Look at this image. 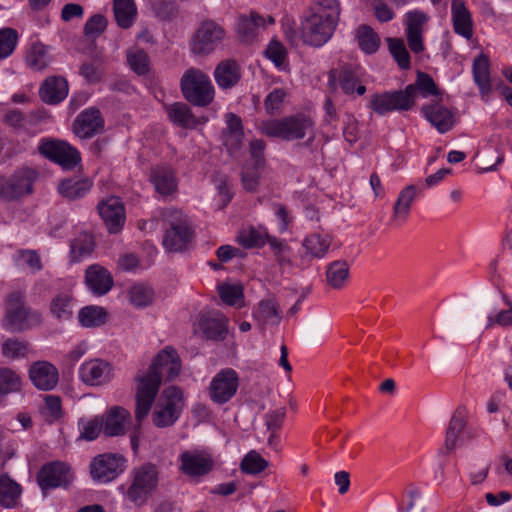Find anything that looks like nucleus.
<instances>
[{
	"label": "nucleus",
	"instance_id": "f257e3e1",
	"mask_svg": "<svg viewBox=\"0 0 512 512\" xmlns=\"http://www.w3.org/2000/svg\"><path fill=\"white\" fill-rule=\"evenodd\" d=\"M181 359L177 351L167 346L153 359L146 372H138L135 376V400L137 418H147L155 398L159 392L162 380L172 381L179 376Z\"/></svg>",
	"mask_w": 512,
	"mask_h": 512
},
{
	"label": "nucleus",
	"instance_id": "f03ea898",
	"mask_svg": "<svg viewBox=\"0 0 512 512\" xmlns=\"http://www.w3.org/2000/svg\"><path fill=\"white\" fill-rule=\"evenodd\" d=\"M340 15L337 0H317L307 9L300 26V38L311 47H321L332 37Z\"/></svg>",
	"mask_w": 512,
	"mask_h": 512
},
{
	"label": "nucleus",
	"instance_id": "7ed1b4c3",
	"mask_svg": "<svg viewBox=\"0 0 512 512\" xmlns=\"http://www.w3.org/2000/svg\"><path fill=\"white\" fill-rule=\"evenodd\" d=\"M313 120L304 114H296L281 119L262 121L259 130L268 137L280 138L285 141L303 139L310 134L309 142L314 140Z\"/></svg>",
	"mask_w": 512,
	"mask_h": 512
},
{
	"label": "nucleus",
	"instance_id": "20e7f679",
	"mask_svg": "<svg viewBox=\"0 0 512 512\" xmlns=\"http://www.w3.org/2000/svg\"><path fill=\"white\" fill-rule=\"evenodd\" d=\"M43 322L41 312L25 305V295L20 291L11 292L5 301L3 328L11 332H23L40 326Z\"/></svg>",
	"mask_w": 512,
	"mask_h": 512
},
{
	"label": "nucleus",
	"instance_id": "39448f33",
	"mask_svg": "<svg viewBox=\"0 0 512 512\" xmlns=\"http://www.w3.org/2000/svg\"><path fill=\"white\" fill-rule=\"evenodd\" d=\"M154 403L152 423L157 428H167L173 426L180 418L185 406V398L181 388L169 386L161 392Z\"/></svg>",
	"mask_w": 512,
	"mask_h": 512
},
{
	"label": "nucleus",
	"instance_id": "423d86ee",
	"mask_svg": "<svg viewBox=\"0 0 512 512\" xmlns=\"http://www.w3.org/2000/svg\"><path fill=\"white\" fill-rule=\"evenodd\" d=\"M180 88L185 100L197 107H206L214 99V87L209 76L198 68L187 69L181 77Z\"/></svg>",
	"mask_w": 512,
	"mask_h": 512
},
{
	"label": "nucleus",
	"instance_id": "0eeeda50",
	"mask_svg": "<svg viewBox=\"0 0 512 512\" xmlns=\"http://www.w3.org/2000/svg\"><path fill=\"white\" fill-rule=\"evenodd\" d=\"M132 481L125 496L137 506L143 505L158 485V470L152 463L134 468Z\"/></svg>",
	"mask_w": 512,
	"mask_h": 512
},
{
	"label": "nucleus",
	"instance_id": "6e6552de",
	"mask_svg": "<svg viewBox=\"0 0 512 512\" xmlns=\"http://www.w3.org/2000/svg\"><path fill=\"white\" fill-rule=\"evenodd\" d=\"M37 176V172L28 167L20 168L9 176L0 175V199L10 202L31 194Z\"/></svg>",
	"mask_w": 512,
	"mask_h": 512
},
{
	"label": "nucleus",
	"instance_id": "1a4fd4ad",
	"mask_svg": "<svg viewBox=\"0 0 512 512\" xmlns=\"http://www.w3.org/2000/svg\"><path fill=\"white\" fill-rule=\"evenodd\" d=\"M413 86L403 90L375 93L371 96L369 107L376 114L383 116L394 110L407 111L413 107Z\"/></svg>",
	"mask_w": 512,
	"mask_h": 512
},
{
	"label": "nucleus",
	"instance_id": "9d476101",
	"mask_svg": "<svg viewBox=\"0 0 512 512\" xmlns=\"http://www.w3.org/2000/svg\"><path fill=\"white\" fill-rule=\"evenodd\" d=\"M38 151L42 156L57 163L65 170L74 169L81 161L78 150L68 142L59 139H41Z\"/></svg>",
	"mask_w": 512,
	"mask_h": 512
},
{
	"label": "nucleus",
	"instance_id": "9b49d317",
	"mask_svg": "<svg viewBox=\"0 0 512 512\" xmlns=\"http://www.w3.org/2000/svg\"><path fill=\"white\" fill-rule=\"evenodd\" d=\"M126 458L119 453H103L90 463V474L95 482L107 484L121 475L127 467Z\"/></svg>",
	"mask_w": 512,
	"mask_h": 512
},
{
	"label": "nucleus",
	"instance_id": "f8f14e48",
	"mask_svg": "<svg viewBox=\"0 0 512 512\" xmlns=\"http://www.w3.org/2000/svg\"><path fill=\"white\" fill-rule=\"evenodd\" d=\"M225 37L224 28L213 20L207 19L200 23L191 42V51L195 55L212 53Z\"/></svg>",
	"mask_w": 512,
	"mask_h": 512
},
{
	"label": "nucleus",
	"instance_id": "ddd939ff",
	"mask_svg": "<svg viewBox=\"0 0 512 512\" xmlns=\"http://www.w3.org/2000/svg\"><path fill=\"white\" fill-rule=\"evenodd\" d=\"M239 385L240 378L234 369H221L209 384V398L216 405H224L236 395Z\"/></svg>",
	"mask_w": 512,
	"mask_h": 512
},
{
	"label": "nucleus",
	"instance_id": "4468645a",
	"mask_svg": "<svg viewBox=\"0 0 512 512\" xmlns=\"http://www.w3.org/2000/svg\"><path fill=\"white\" fill-rule=\"evenodd\" d=\"M71 480L70 466L62 461L44 464L37 475V483L42 491L67 486Z\"/></svg>",
	"mask_w": 512,
	"mask_h": 512
},
{
	"label": "nucleus",
	"instance_id": "2eb2a0df",
	"mask_svg": "<svg viewBox=\"0 0 512 512\" xmlns=\"http://www.w3.org/2000/svg\"><path fill=\"white\" fill-rule=\"evenodd\" d=\"M331 245V239L328 235L317 233L307 236L302 243V252H299L295 259L297 268L304 270L308 268L313 259L323 258Z\"/></svg>",
	"mask_w": 512,
	"mask_h": 512
},
{
	"label": "nucleus",
	"instance_id": "dca6fc26",
	"mask_svg": "<svg viewBox=\"0 0 512 512\" xmlns=\"http://www.w3.org/2000/svg\"><path fill=\"white\" fill-rule=\"evenodd\" d=\"M180 471L193 478L199 479L210 473L214 467V460L203 451H184L179 456Z\"/></svg>",
	"mask_w": 512,
	"mask_h": 512
},
{
	"label": "nucleus",
	"instance_id": "f3484780",
	"mask_svg": "<svg viewBox=\"0 0 512 512\" xmlns=\"http://www.w3.org/2000/svg\"><path fill=\"white\" fill-rule=\"evenodd\" d=\"M228 319L219 311L202 313L199 316L197 328L207 340L222 341L227 334Z\"/></svg>",
	"mask_w": 512,
	"mask_h": 512
},
{
	"label": "nucleus",
	"instance_id": "a211bd4d",
	"mask_svg": "<svg viewBox=\"0 0 512 512\" xmlns=\"http://www.w3.org/2000/svg\"><path fill=\"white\" fill-rule=\"evenodd\" d=\"M104 129V119L97 108L83 110L73 122V132L81 139L99 134Z\"/></svg>",
	"mask_w": 512,
	"mask_h": 512
},
{
	"label": "nucleus",
	"instance_id": "6ab92c4d",
	"mask_svg": "<svg viewBox=\"0 0 512 512\" xmlns=\"http://www.w3.org/2000/svg\"><path fill=\"white\" fill-rule=\"evenodd\" d=\"M100 217L110 233H118L125 221V211L118 197L102 200L97 206Z\"/></svg>",
	"mask_w": 512,
	"mask_h": 512
},
{
	"label": "nucleus",
	"instance_id": "aec40b11",
	"mask_svg": "<svg viewBox=\"0 0 512 512\" xmlns=\"http://www.w3.org/2000/svg\"><path fill=\"white\" fill-rule=\"evenodd\" d=\"M29 378L38 390L50 391L58 384L59 372L48 361H36L29 368Z\"/></svg>",
	"mask_w": 512,
	"mask_h": 512
},
{
	"label": "nucleus",
	"instance_id": "412c9836",
	"mask_svg": "<svg viewBox=\"0 0 512 512\" xmlns=\"http://www.w3.org/2000/svg\"><path fill=\"white\" fill-rule=\"evenodd\" d=\"M193 232L185 221L172 223L166 230L163 238V246L170 252H181L188 247L192 239Z\"/></svg>",
	"mask_w": 512,
	"mask_h": 512
},
{
	"label": "nucleus",
	"instance_id": "4be33fe9",
	"mask_svg": "<svg viewBox=\"0 0 512 512\" xmlns=\"http://www.w3.org/2000/svg\"><path fill=\"white\" fill-rule=\"evenodd\" d=\"M406 18V37L408 46L413 53L419 54L425 49L422 37V28L427 21V17L422 12L412 11L407 13Z\"/></svg>",
	"mask_w": 512,
	"mask_h": 512
},
{
	"label": "nucleus",
	"instance_id": "5701e85b",
	"mask_svg": "<svg viewBox=\"0 0 512 512\" xmlns=\"http://www.w3.org/2000/svg\"><path fill=\"white\" fill-rule=\"evenodd\" d=\"M261 28H265V20L255 12L240 15L236 22V33L242 43L250 44L256 39Z\"/></svg>",
	"mask_w": 512,
	"mask_h": 512
},
{
	"label": "nucleus",
	"instance_id": "b1692460",
	"mask_svg": "<svg viewBox=\"0 0 512 512\" xmlns=\"http://www.w3.org/2000/svg\"><path fill=\"white\" fill-rule=\"evenodd\" d=\"M131 420L130 412L120 406H114L107 411L103 419V432L107 437L125 434L126 424Z\"/></svg>",
	"mask_w": 512,
	"mask_h": 512
},
{
	"label": "nucleus",
	"instance_id": "393cba45",
	"mask_svg": "<svg viewBox=\"0 0 512 512\" xmlns=\"http://www.w3.org/2000/svg\"><path fill=\"white\" fill-rule=\"evenodd\" d=\"M85 281L88 288L96 295H104L113 286V277L110 272L98 264L86 269Z\"/></svg>",
	"mask_w": 512,
	"mask_h": 512
},
{
	"label": "nucleus",
	"instance_id": "a878e982",
	"mask_svg": "<svg viewBox=\"0 0 512 512\" xmlns=\"http://www.w3.org/2000/svg\"><path fill=\"white\" fill-rule=\"evenodd\" d=\"M39 95L44 103L58 104L68 95V82L63 77H49L41 85Z\"/></svg>",
	"mask_w": 512,
	"mask_h": 512
},
{
	"label": "nucleus",
	"instance_id": "bb28decb",
	"mask_svg": "<svg viewBox=\"0 0 512 512\" xmlns=\"http://www.w3.org/2000/svg\"><path fill=\"white\" fill-rule=\"evenodd\" d=\"M425 118L440 132H448L454 125V115L445 106L434 103L422 107Z\"/></svg>",
	"mask_w": 512,
	"mask_h": 512
},
{
	"label": "nucleus",
	"instance_id": "cd10ccee",
	"mask_svg": "<svg viewBox=\"0 0 512 512\" xmlns=\"http://www.w3.org/2000/svg\"><path fill=\"white\" fill-rule=\"evenodd\" d=\"M110 365L102 360H91L80 367V378L90 385H101L109 381Z\"/></svg>",
	"mask_w": 512,
	"mask_h": 512
},
{
	"label": "nucleus",
	"instance_id": "c85d7f7f",
	"mask_svg": "<svg viewBox=\"0 0 512 512\" xmlns=\"http://www.w3.org/2000/svg\"><path fill=\"white\" fill-rule=\"evenodd\" d=\"M451 13L454 31L466 39H470L473 34V23L465 3L462 0H453Z\"/></svg>",
	"mask_w": 512,
	"mask_h": 512
},
{
	"label": "nucleus",
	"instance_id": "c756f323",
	"mask_svg": "<svg viewBox=\"0 0 512 512\" xmlns=\"http://www.w3.org/2000/svg\"><path fill=\"white\" fill-rule=\"evenodd\" d=\"M214 78L220 88H232L241 78V71L238 63L235 60L230 59L221 61L215 68Z\"/></svg>",
	"mask_w": 512,
	"mask_h": 512
},
{
	"label": "nucleus",
	"instance_id": "7c9ffc66",
	"mask_svg": "<svg viewBox=\"0 0 512 512\" xmlns=\"http://www.w3.org/2000/svg\"><path fill=\"white\" fill-rule=\"evenodd\" d=\"M74 310V297L71 291H62L55 294L50 301L49 311L58 321H67L72 318Z\"/></svg>",
	"mask_w": 512,
	"mask_h": 512
},
{
	"label": "nucleus",
	"instance_id": "2f4dec72",
	"mask_svg": "<svg viewBox=\"0 0 512 512\" xmlns=\"http://www.w3.org/2000/svg\"><path fill=\"white\" fill-rule=\"evenodd\" d=\"M253 318L261 328L265 325H278L282 319V311L274 299H264L253 312Z\"/></svg>",
	"mask_w": 512,
	"mask_h": 512
},
{
	"label": "nucleus",
	"instance_id": "473e14b6",
	"mask_svg": "<svg viewBox=\"0 0 512 512\" xmlns=\"http://www.w3.org/2000/svg\"><path fill=\"white\" fill-rule=\"evenodd\" d=\"M151 180L156 191L163 196L170 195L177 189V181L171 167L157 166L153 168Z\"/></svg>",
	"mask_w": 512,
	"mask_h": 512
},
{
	"label": "nucleus",
	"instance_id": "72a5a7b5",
	"mask_svg": "<svg viewBox=\"0 0 512 512\" xmlns=\"http://www.w3.org/2000/svg\"><path fill=\"white\" fill-rule=\"evenodd\" d=\"M468 418V411L466 407L459 406L453 413L445 436V447L447 450L451 451L455 449L458 436L461 434L463 429L466 426Z\"/></svg>",
	"mask_w": 512,
	"mask_h": 512
},
{
	"label": "nucleus",
	"instance_id": "f704fd0d",
	"mask_svg": "<svg viewBox=\"0 0 512 512\" xmlns=\"http://www.w3.org/2000/svg\"><path fill=\"white\" fill-rule=\"evenodd\" d=\"M165 111L171 122L182 128H193L198 121L190 107L183 102H175L165 106Z\"/></svg>",
	"mask_w": 512,
	"mask_h": 512
},
{
	"label": "nucleus",
	"instance_id": "c9c22d12",
	"mask_svg": "<svg viewBox=\"0 0 512 512\" xmlns=\"http://www.w3.org/2000/svg\"><path fill=\"white\" fill-rule=\"evenodd\" d=\"M92 187V181L88 178H67L59 184V192L69 200H76L85 196Z\"/></svg>",
	"mask_w": 512,
	"mask_h": 512
},
{
	"label": "nucleus",
	"instance_id": "e433bc0d",
	"mask_svg": "<svg viewBox=\"0 0 512 512\" xmlns=\"http://www.w3.org/2000/svg\"><path fill=\"white\" fill-rule=\"evenodd\" d=\"M355 38L359 48L366 54H374L378 51L381 40L374 29L362 24L355 31Z\"/></svg>",
	"mask_w": 512,
	"mask_h": 512
},
{
	"label": "nucleus",
	"instance_id": "4c0bfd02",
	"mask_svg": "<svg viewBox=\"0 0 512 512\" xmlns=\"http://www.w3.org/2000/svg\"><path fill=\"white\" fill-rule=\"evenodd\" d=\"M21 486L12 480L8 474L0 476V505L5 508L15 507L21 494Z\"/></svg>",
	"mask_w": 512,
	"mask_h": 512
},
{
	"label": "nucleus",
	"instance_id": "58836bf2",
	"mask_svg": "<svg viewBox=\"0 0 512 512\" xmlns=\"http://www.w3.org/2000/svg\"><path fill=\"white\" fill-rule=\"evenodd\" d=\"M418 188L415 185H408L402 189L393 207V217L405 221L410 213L411 205L417 195Z\"/></svg>",
	"mask_w": 512,
	"mask_h": 512
},
{
	"label": "nucleus",
	"instance_id": "ea45409f",
	"mask_svg": "<svg viewBox=\"0 0 512 512\" xmlns=\"http://www.w3.org/2000/svg\"><path fill=\"white\" fill-rule=\"evenodd\" d=\"M113 11L119 27L128 29L132 26L137 14L133 0H114Z\"/></svg>",
	"mask_w": 512,
	"mask_h": 512
},
{
	"label": "nucleus",
	"instance_id": "a19ab883",
	"mask_svg": "<svg viewBox=\"0 0 512 512\" xmlns=\"http://www.w3.org/2000/svg\"><path fill=\"white\" fill-rule=\"evenodd\" d=\"M358 83V68L345 66L341 69L339 74V85L345 94L350 95L357 92L358 95H363L366 92V87Z\"/></svg>",
	"mask_w": 512,
	"mask_h": 512
},
{
	"label": "nucleus",
	"instance_id": "79ce46f5",
	"mask_svg": "<svg viewBox=\"0 0 512 512\" xmlns=\"http://www.w3.org/2000/svg\"><path fill=\"white\" fill-rule=\"evenodd\" d=\"M490 62L485 54H480L473 62V77L481 94H487L491 90L489 77Z\"/></svg>",
	"mask_w": 512,
	"mask_h": 512
},
{
	"label": "nucleus",
	"instance_id": "37998d69",
	"mask_svg": "<svg viewBox=\"0 0 512 512\" xmlns=\"http://www.w3.org/2000/svg\"><path fill=\"white\" fill-rule=\"evenodd\" d=\"M349 276V265L346 261H334L326 269L327 283L334 289L342 288Z\"/></svg>",
	"mask_w": 512,
	"mask_h": 512
},
{
	"label": "nucleus",
	"instance_id": "c03bdc74",
	"mask_svg": "<svg viewBox=\"0 0 512 512\" xmlns=\"http://www.w3.org/2000/svg\"><path fill=\"white\" fill-rule=\"evenodd\" d=\"M268 244L273 251L276 263L281 269L296 267L295 261L293 262L290 257L291 249L285 240L269 238Z\"/></svg>",
	"mask_w": 512,
	"mask_h": 512
},
{
	"label": "nucleus",
	"instance_id": "a18cd8bd",
	"mask_svg": "<svg viewBox=\"0 0 512 512\" xmlns=\"http://www.w3.org/2000/svg\"><path fill=\"white\" fill-rule=\"evenodd\" d=\"M107 312L98 306L83 307L78 314V319L83 327H98L106 322Z\"/></svg>",
	"mask_w": 512,
	"mask_h": 512
},
{
	"label": "nucleus",
	"instance_id": "49530a36",
	"mask_svg": "<svg viewBox=\"0 0 512 512\" xmlns=\"http://www.w3.org/2000/svg\"><path fill=\"white\" fill-rule=\"evenodd\" d=\"M128 294L130 303L136 308L149 306L154 299L153 289L142 283L134 284Z\"/></svg>",
	"mask_w": 512,
	"mask_h": 512
},
{
	"label": "nucleus",
	"instance_id": "de8ad7c7",
	"mask_svg": "<svg viewBox=\"0 0 512 512\" xmlns=\"http://www.w3.org/2000/svg\"><path fill=\"white\" fill-rule=\"evenodd\" d=\"M270 236L266 231H260L251 227L248 231H243L238 236V242L244 248H260L268 243Z\"/></svg>",
	"mask_w": 512,
	"mask_h": 512
},
{
	"label": "nucleus",
	"instance_id": "09e8293b",
	"mask_svg": "<svg viewBox=\"0 0 512 512\" xmlns=\"http://www.w3.org/2000/svg\"><path fill=\"white\" fill-rule=\"evenodd\" d=\"M409 86H413L415 89L413 93V104L415 103L418 93L421 94L422 97L434 96L439 93L433 78L422 71L417 72L415 83Z\"/></svg>",
	"mask_w": 512,
	"mask_h": 512
},
{
	"label": "nucleus",
	"instance_id": "8fccbe9b",
	"mask_svg": "<svg viewBox=\"0 0 512 512\" xmlns=\"http://www.w3.org/2000/svg\"><path fill=\"white\" fill-rule=\"evenodd\" d=\"M127 62L130 68L138 75H145L149 72V57L140 48H131L127 51Z\"/></svg>",
	"mask_w": 512,
	"mask_h": 512
},
{
	"label": "nucleus",
	"instance_id": "3c124183",
	"mask_svg": "<svg viewBox=\"0 0 512 512\" xmlns=\"http://www.w3.org/2000/svg\"><path fill=\"white\" fill-rule=\"evenodd\" d=\"M389 51L397 62L398 66L407 70L410 68V55L404 44V41L400 38H388Z\"/></svg>",
	"mask_w": 512,
	"mask_h": 512
},
{
	"label": "nucleus",
	"instance_id": "603ef678",
	"mask_svg": "<svg viewBox=\"0 0 512 512\" xmlns=\"http://www.w3.org/2000/svg\"><path fill=\"white\" fill-rule=\"evenodd\" d=\"M268 467V462L255 450L248 452L240 463L242 472L246 474H259Z\"/></svg>",
	"mask_w": 512,
	"mask_h": 512
},
{
	"label": "nucleus",
	"instance_id": "864d4df0",
	"mask_svg": "<svg viewBox=\"0 0 512 512\" xmlns=\"http://www.w3.org/2000/svg\"><path fill=\"white\" fill-rule=\"evenodd\" d=\"M21 387L20 376L8 367L0 368V395L16 392Z\"/></svg>",
	"mask_w": 512,
	"mask_h": 512
},
{
	"label": "nucleus",
	"instance_id": "5fc2aeb1",
	"mask_svg": "<svg viewBox=\"0 0 512 512\" xmlns=\"http://www.w3.org/2000/svg\"><path fill=\"white\" fill-rule=\"evenodd\" d=\"M18 32L13 28L0 29V60L9 57L18 43Z\"/></svg>",
	"mask_w": 512,
	"mask_h": 512
},
{
	"label": "nucleus",
	"instance_id": "6e6d98bb",
	"mask_svg": "<svg viewBox=\"0 0 512 512\" xmlns=\"http://www.w3.org/2000/svg\"><path fill=\"white\" fill-rule=\"evenodd\" d=\"M94 249L93 237L88 233H82L71 243V252L73 257L80 260L88 256Z\"/></svg>",
	"mask_w": 512,
	"mask_h": 512
},
{
	"label": "nucleus",
	"instance_id": "4d7b16f0",
	"mask_svg": "<svg viewBox=\"0 0 512 512\" xmlns=\"http://www.w3.org/2000/svg\"><path fill=\"white\" fill-rule=\"evenodd\" d=\"M80 429V440L93 441L97 439L101 431H103V418L96 416L88 421L79 422Z\"/></svg>",
	"mask_w": 512,
	"mask_h": 512
},
{
	"label": "nucleus",
	"instance_id": "13d9d810",
	"mask_svg": "<svg viewBox=\"0 0 512 512\" xmlns=\"http://www.w3.org/2000/svg\"><path fill=\"white\" fill-rule=\"evenodd\" d=\"M29 344L18 339L8 338L2 344L3 356L10 359L25 357L28 352Z\"/></svg>",
	"mask_w": 512,
	"mask_h": 512
},
{
	"label": "nucleus",
	"instance_id": "bf43d9fd",
	"mask_svg": "<svg viewBox=\"0 0 512 512\" xmlns=\"http://www.w3.org/2000/svg\"><path fill=\"white\" fill-rule=\"evenodd\" d=\"M504 302L508 306V309L500 310L494 316H488L486 329H490L495 325L503 328L512 326V302L506 296H504Z\"/></svg>",
	"mask_w": 512,
	"mask_h": 512
},
{
	"label": "nucleus",
	"instance_id": "052dcab7",
	"mask_svg": "<svg viewBox=\"0 0 512 512\" xmlns=\"http://www.w3.org/2000/svg\"><path fill=\"white\" fill-rule=\"evenodd\" d=\"M107 27V19L101 14H95L90 17L84 26V34L88 38L95 39L99 37Z\"/></svg>",
	"mask_w": 512,
	"mask_h": 512
},
{
	"label": "nucleus",
	"instance_id": "680f3d73",
	"mask_svg": "<svg viewBox=\"0 0 512 512\" xmlns=\"http://www.w3.org/2000/svg\"><path fill=\"white\" fill-rule=\"evenodd\" d=\"M26 61L31 68L40 71L48 65L47 51L42 45H35L27 55Z\"/></svg>",
	"mask_w": 512,
	"mask_h": 512
},
{
	"label": "nucleus",
	"instance_id": "e2e57ef3",
	"mask_svg": "<svg viewBox=\"0 0 512 512\" xmlns=\"http://www.w3.org/2000/svg\"><path fill=\"white\" fill-rule=\"evenodd\" d=\"M152 6L158 17L171 19L177 14L176 0H152Z\"/></svg>",
	"mask_w": 512,
	"mask_h": 512
},
{
	"label": "nucleus",
	"instance_id": "0e129e2a",
	"mask_svg": "<svg viewBox=\"0 0 512 512\" xmlns=\"http://www.w3.org/2000/svg\"><path fill=\"white\" fill-rule=\"evenodd\" d=\"M285 97L286 92L283 89L277 88L271 91L264 101L266 112L269 115H274L278 113L280 111V108Z\"/></svg>",
	"mask_w": 512,
	"mask_h": 512
},
{
	"label": "nucleus",
	"instance_id": "69168bd1",
	"mask_svg": "<svg viewBox=\"0 0 512 512\" xmlns=\"http://www.w3.org/2000/svg\"><path fill=\"white\" fill-rule=\"evenodd\" d=\"M221 300L228 305H236L243 298V290L238 285H222L219 287Z\"/></svg>",
	"mask_w": 512,
	"mask_h": 512
},
{
	"label": "nucleus",
	"instance_id": "338daca9",
	"mask_svg": "<svg viewBox=\"0 0 512 512\" xmlns=\"http://www.w3.org/2000/svg\"><path fill=\"white\" fill-rule=\"evenodd\" d=\"M265 54L277 67H281L287 58L286 48L278 41H271Z\"/></svg>",
	"mask_w": 512,
	"mask_h": 512
},
{
	"label": "nucleus",
	"instance_id": "774afa93",
	"mask_svg": "<svg viewBox=\"0 0 512 512\" xmlns=\"http://www.w3.org/2000/svg\"><path fill=\"white\" fill-rule=\"evenodd\" d=\"M44 413L50 421L57 420L61 417V399L59 396L47 395L45 397Z\"/></svg>",
	"mask_w": 512,
	"mask_h": 512
}]
</instances>
